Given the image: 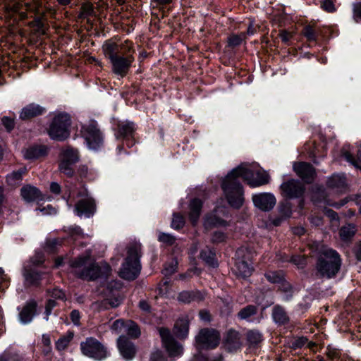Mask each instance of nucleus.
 <instances>
[{
    "mask_svg": "<svg viewBox=\"0 0 361 361\" xmlns=\"http://www.w3.org/2000/svg\"><path fill=\"white\" fill-rule=\"evenodd\" d=\"M307 343V338L305 336H300L295 338L292 343V348L293 349L301 348L306 345Z\"/></svg>",
    "mask_w": 361,
    "mask_h": 361,
    "instance_id": "54",
    "label": "nucleus"
},
{
    "mask_svg": "<svg viewBox=\"0 0 361 361\" xmlns=\"http://www.w3.org/2000/svg\"><path fill=\"white\" fill-rule=\"evenodd\" d=\"M204 296V293L199 290H184L178 294V300L180 302L190 303L192 301H202Z\"/></svg>",
    "mask_w": 361,
    "mask_h": 361,
    "instance_id": "26",
    "label": "nucleus"
},
{
    "mask_svg": "<svg viewBox=\"0 0 361 361\" xmlns=\"http://www.w3.org/2000/svg\"><path fill=\"white\" fill-rule=\"evenodd\" d=\"M257 313V307L255 305H247L240 310L238 317L242 320L250 321V317Z\"/></svg>",
    "mask_w": 361,
    "mask_h": 361,
    "instance_id": "36",
    "label": "nucleus"
},
{
    "mask_svg": "<svg viewBox=\"0 0 361 361\" xmlns=\"http://www.w3.org/2000/svg\"><path fill=\"white\" fill-rule=\"evenodd\" d=\"M272 289L281 292L284 300H289L293 295L290 284L284 279L281 273H276L272 276Z\"/></svg>",
    "mask_w": 361,
    "mask_h": 361,
    "instance_id": "13",
    "label": "nucleus"
},
{
    "mask_svg": "<svg viewBox=\"0 0 361 361\" xmlns=\"http://www.w3.org/2000/svg\"><path fill=\"white\" fill-rule=\"evenodd\" d=\"M56 305V302H55L54 300H51V299H49L47 304H46V306H45V320H48L49 319V316L51 314V310Z\"/></svg>",
    "mask_w": 361,
    "mask_h": 361,
    "instance_id": "58",
    "label": "nucleus"
},
{
    "mask_svg": "<svg viewBox=\"0 0 361 361\" xmlns=\"http://www.w3.org/2000/svg\"><path fill=\"white\" fill-rule=\"evenodd\" d=\"M45 111L44 107L38 104L32 103L22 109L20 113V118L22 120H28L43 114Z\"/></svg>",
    "mask_w": 361,
    "mask_h": 361,
    "instance_id": "20",
    "label": "nucleus"
},
{
    "mask_svg": "<svg viewBox=\"0 0 361 361\" xmlns=\"http://www.w3.org/2000/svg\"><path fill=\"white\" fill-rule=\"evenodd\" d=\"M27 172V169L23 167L17 171H14L6 176L8 185L12 188H16L20 185L23 180V176Z\"/></svg>",
    "mask_w": 361,
    "mask_h": 361,
    "instance_id": "31",
    "label": "nucleus"
},
{
    "mask_svg": "<svg viewBox=\"0 0 361 361\" xmlns=\"http://www.w3.org/2000/svg\"><path fill=\"white\" fill-rule=\"evenodd\" d=\"M81 133L90 149L97 150L102 146L103 135L96 121H92L88 124L83 125Z\"/></svg>",
    "mask_w": 361,
    "mask_h": 361,
    "instance_id": "6",
    "label": "nucleus"
},
{
    "mask_svg": "<svg viewBox=\"0 0 361 361\" xmlns=\"http://www.w3.org/2000/svg\"><path fill=\"white\" fill-rule=\"evenodd\" d=\"M281 189L288 197H298L302 195L304 187L300 182L295 180H290L281 185Z\"/></svg>",
    "mask_w": 361,
    "mask_h": 361,
    "instance_id": "17",
    "label": "nucleus"
},
{
    "mask_svg": "<svg viewBox=\"0 0 361 361\" xmlns=\"http://www.w3.org/2000/svg\"><path fill=\"white\" fill-rule=\"evenodd\" d=\"M341 264L339 255L332 249L324 247L319 252L316 269L321 276L330 279L338 273Z\"/></svg>",
    "mask_w": 361,
    "mask_h": 361,
    "instance_id": "2",
    "label": "nucleus"
},
{
    "mask_svg": "<svg viewBox=\"0 0 361 361\" xmlns=\"http://www.w3.org/2000/svg\"><path fill=\"white\" fill-rule=\"evenodd\" d=\"M78 197H81L75 206V212L78 216H85L90 218L94 215L96 212V204L94 199L88 194L82 195L78 193Z\"/></svg>",
    "mask_w": 361,
    "mask_h": 361,
    "instance_id": "11",
    "label": "nucleus"
},
{
    "mask_svg": "<svg viewBox=\"0 0 361 361\" xmlns=\"http://www.w3.org/2000/svg\"><path fill=\"white\" fill-rule=\"evenodd\" d=\"M134 61L135 58L131 51H127L126 54H123L110 61L111 71L117 76L123 78L128 74Z\"/></svg>",
    "mask_w": 361,
    "mask_h": 361,
    "instance_id": "9",
    "label": "nucleus"
},
{
    "mask_svg": "<svg viewBox=\"0 0 361 361\" xmlns=\"http://www.w3.org/2000/svg\"><path fill=\"white\" fill-rule=\"evenodd\" d=\"M23 276L25 283L30 286H37L42 279V274L30 265H25L24 267Z\"/></svg>",
    "mask_w": 361,
    "mask_h": 361,
    "instance_id": "21",
    "label": "nucleus"
},
{
    "mask_svg": "<svg viewBox=\"0 0 361 361\" xmlns=\"http://www.w3.org/2000/svg\"><path fill=\"white\" fill-rule=\"evenodd\" d=\"M71 123V117L68 114L63 112L57 114L49 126V135L53 140L59 141L66 140L70 135L68 128Z\"/></svg>",
    "mask_w": 361,
    "mask_h": 361,
    "instance_id": "5",
    "label": "nucleus"
},
{
    "mask_svg": "<svg viewBox=\"0 0 361 361\" xmlns=\"http://www.w3.org/2000/svg\"><path fill=\"white\" fill-rule=\"evenodd\" d=\"M39 16L35 17L34 20L29 23L30 26L35 27L37 30H42L44 27L43 19L44 17V13L38 14Z\"/></svg>",
    "mask_w": 361,
    "mask_h": 361,
    "instance_id": "49",
    "label": "nucleus"
},
{
    "mask_svg": "<svg viewBox=\"0 0 361 361\" xmlns=\"http://www.w3.org/2000/svg\"><path fill=\"white\" fill-rule=\"evenodd\" d=\"M185 224L184 217L179 214H173L171 221V227L174 229H180Z\"/></svg>",
    "mask_w": 361,
    "mask_h": 361,
    "instance_id": "47",
    "label": "nucleus"
},
{
    "mask_svg": "<svg viewBox=\"0 0 361 361\" xmlns=\"http://www.w3.org/2000/svg\"><path fill=\"white\" fill-rule=\"evenodd\" d=\"M202 207V202L197 198L192 200L190 202L189 218L193 225H195L199 219Z\"/></svg>",
    "mask_w": 361,
    "mask_h": 361,
    "instance_id": "30",
    "label": "nucleus"
},
{
    "mask_svg": "<svg viewBox=\"0 0 361 361\" xmlns=\"http://www.w3.org/2000/svg\"><path fill=\"white\" fill-rule=\"evenodd\" d=\"M177 267L178 261L176 259H172L170 262L165 264L162 273L166 276H171L176 271Z\"/></svg>",
    "mask_w": 361,
    "mask_h": 361,
    "instance_id": "40",
    "label": "nucleus"
},
{
    "mask_svg": "<svg viewBox=\"0 0 361 361\" xmlns=\"http://www.w3.org/2000/svg\"><path fill=\"white\" fill-rule=\"evenodd\" d=\"M48 153V148L44 145H33L23 151L26 159H36L44 157Z\"/></svg>",
    "mask_w": 361,
    "mask_h": 361,
    "instance_id": "24",
    "label": "nucleus"
},
{
    "mask_svg": "<svg viewBox=\"0 0 361 361\" xmlns=\"http://www.w3.org/2000/svg\"><path fill=\"white\" fill-rule=\"evenodd\" d=\"M158 240L171 245L175 243L176 238L169 233L159 232L158 235Z\"/></svg>",
    "mask_w": 361,
    "mask_h": 361,
    "instance_id": "50",
    "label": "nucleus"
},
{
    "mask_svg": "<svg viewBox=\"0 0 361 361\" xmlns=\"http://www.w3.org/2000/svg\"><path fill=\"white\" fill-rule=\"evenodd\" d=\"M226 221L218 217L215 214L207 215L204 222V226L207 229H209L213 227L226 226Z\"/></svg>",
    "mask_w": 361,
    "mask_h": 361,
    "instance_id": "32",
    "label": "nucleus"
},
{
    "mask_svg": "<svg viewBox=\"0 0 361 361\" xmlns=\"http://www.w3.org/2000/svg\"><path fill=\"white\" fill-rule=\"evenodd\" d=\"M240 178L252 188L259 187L269 182L268 174L256 165L243 164L233 169L224 179L221 188L229 204L236 209L240 208L244 202Z\"/></svg>",
    "mask_w": 361,
    "mask_h": 361,
    "instance_id": "1",
    "label": "nucleus"
},
{
    "mask_svg": "<svg viewBox=\"0 0 361 361\" xmlns=\"http://www.w3.org/2000/svg\"><path fill=\"white\" fill-rule=\"evenodd\" d=\"M322 7L328 12H333L335 10L334 5L331 0H324L322 4Z\"/></svg>",
    "mask_w": 361,
    "mask_h": 361,
    "instance_id": "62",
    "label": "nucleus"
},
{
    "mask_svg": "<svg viewBox=\"0 0 361 361\" xmlns=\"http://www.w3.org/2000/svg\"><path fill=\"white\" fill-rule=\"evenodd\" d=\"M247 340L250 345H257L262 341V334L257 331H249L247 333Z\"/></svg>",
    "mask_w": 361,
    "mask_h": 361,
    "instance_id": "44",
    "label": "nucleus"
},
{
    "mask_svg": "<svg viewBox=\"0 0 361 361\" xmlns=\"http://www.w3.org/2000/svg\"><path fill=\"white\" fill-rule=\"evenodd\" d=\"M94 13L93 5L90 3H85L82 5L81 11L79 13L78 17L80 18H85L88 16H93Z\"/></svg>",
    "mask_w": 361,
    "mask_h": 361,
    "instance_id": "42",
    "label": "nucleus"
},
{
    "mask_svg": "<svg viewBox=\"0 0 361 361\" xmlns=\"http://www.w3.org/2000/svg\"><path fill=\"white\" fill-rule=\"evenodd\" d=\"M78 151L77 149L67 147L63 150L61 158L62 161L75 164L78 161Z\"/></svg>",
    "mask_w": 361,
    "mask_h": 361,
    "instance_id": "35",
    "label": "nucleus"
},
{
    "mask_svg": "<svg viewBox=\"0 0 361 361\" xmlns=\"http://www.w3.org/2000/svg\"><path fill=\"white\" fill-rule=\"evenodd\" d=\"M274 322L279 324H284L289 321V317L285 310L280 306H275L272 312Z\"/></svg>",
    "mask_w": 361,
    "mask_h": 361,
    "instance_id": "33",
    "label": "nucleus"
},
{
    "mask_svg": "<svg viewBox=\"0 0 361 361\" xmlns=\"http://www.w3.org/2000/svg\"><path fill=\"white\" fill-rule=\"evenodd\" d=\"M50 295L52 298L55 299L64 300L65 299V293L63 291L59 288H54L51 292Z\"/></svg>",
    "mask_w": 361,
    "mask_h": 361,
    "instance_id": "61",
    "label": "nucleus"
},
{
    "mask_svg": "<svg viewBox=\"0 0 361 361\" xmlns=\"http://www.w3.org/2000/svg\"><path fill=\"white\" fill-rule=\"evenodd\" d=\"M246 38V33L242 32L240 35H232L228 38V45L230 47H237L240 45Z\"/></svg>",
    "mask_w": 361,
    "mask_h": 361,
    "instance_id": "41",
    "label": "nucleus"
},
{
    "mask_svg": "<svg viewBox=\"0 0 361 361\" xmlns=\"http://www.w3.org/2000/svg\"><path fill=\"white\" fill-rule=\"evenodd\" d=\"M329 188L335 190L337 192L343 193L347 190L346 178L343 174H333L326 181Z\"/></svg>",
    "mask_w": 361,
    "mask_h": 361,
    "instance_id": "18",
    "label": "nucleus"
},
{
    "mask_svg": "<svg viewBox=\"0 0 361 361\" xmlns=\"http://www.w3.org/2000/svg\"><path fill=\"white\" fill-rule=\"evenodd\" d=\"M174 334L180 339L188 337L189 332V319L188 317H180L174 324Z\"/></svg>",
    "mask_w": 361,
    "mask_h": 361,
    "instance_id": "25",
    "label": "nucleus"
},
{
    "mask_svg": "<svg viewBox=\"0 0 361 361\" xmlns=\"http://www.w3.org/2000/svg\"><path fill=\"white\" fill-rule=\"evenodd\" d=\"M71 267L75 275L88 281L97 279L101 274V268L91 262L89 255L80 257L71 262Z\"/></svg>",
    "mask_w": 361,
    "mask_h": 361,
    "instance_id": "4",
    "label": "nucleus"
},
{
    "mask_svg": "<svg viewBox=\"0 0 361 361\" xmlns=\"http://www.w3.org/2000/svg\"><path fill=\"white\" fill-rule=\"evenodd\" d=\"M302 34L310 41L316 39L315 32L312 26L307 25L303 28Z\"/></svg>",
    "mask_w": 361,
    "mask_h": 361,
    "instance_id": "52",
    "label": "nucleus"
},
{
    "mask_svg": "<svg viewBox=\"0 0 361 361\" xmlns=\"http://www.w3.org/2000/svg\"><path fill=\"white\" fill-rule=\"evenodd\" d=\"M70 317H71V319L74 325L78 326L80 325V314L78 310H73V311H71V312L70 314Z\"/></svg>",
    "mask_w": 361,
    "mask_h": 361,
    "instance_id": "60",
    "label": "nucleus"
},
{
    "mask_svg": "<svg viewBox=\"0 0 361 361\" xmlns=\"http://www.w3.org/2000/svg\"><path fill=\"white\" fill-rule=\"evenodd\" d=\"M126 334L131 338H136L140 334V331L136 324H135L132 321H129L127 322V326L126 329Z\"/></svg>",
    "mask_w": 361,
    "mask_h": 361,
    "instance_id": "39",
    "label": "nucleus"
},
{
    "mask_svg": "<svg viewBox=\"0 0 361 361\" xmlns=\"http://www.w3.org/2000/svg\"><path fill=\"white\" fill-rule=\"evenodd\" d=\"M26 11L29 12H32L35 14H40L42 13L39 11V8L41 6V2L39 0H32L30 3H26L25 4Z\"/></svg>",
    "mask_w": 361,
    "mask_h": 361,
    "instance_id": "48",
    "label": "nucleus"
},
{
    "mask_svg": "<svg viewBox=\"0 0 361 361\" xmlns=\"http://www.w3.org/2000/svg\"><path fill=\"white\" fill-rule=\"evenodd\" d=\"M73 164H74L61 160L59 164V169L61 173H64L68 177H71L74 174V170L72 167Z\"/></svg>",
    "mask_w": 361,
    "mask_h": 361,
    "instance_id": "43",
    "label": "nucleus"
},
{
    "mask_svg": "<svg viewBox=\"0 0 361 361\" xmlns=\"http://www.w3.org/2000/svg\"><path fill=\"white\" fill-rule=\"evenodd\" d=\"M200 257L207 264L214 267L217 266V262L215 259V253L209 247H206L200 252Z\"/></svg>",
    "mask_w": 361,
    "mask_h": 361,
    "instance_id": "34",
    "label": "nucleus"
},
{
    "mask_svg": "<svg viewBox=\"0 0 361 361\" xmlns=\"http://www.w3.org/2000/svg\"><path fill=\"white\" fill-rule=\"evenodd\" d=\"M343 157L350 163L355 166L356 167L360 168L361 164V152L357 154V159L355 160L353 156L348 152H343Z\"/></svg>",
    "mask_w": 361,
    "mask_h": 361,
    "instance_id": "51",
    "label": "nucleus"
},
{
    "mask_svg": "<svg viewBox=\"0 0 361 361\" xmlns=\"http://www.w3.org/2000/svg\"><path fill=\"white\" fill-rule=\"evenodd\" d=\"M149 361H163L162 354L160 351H156L151 355Z\"/></svg>",
    "mask_w": 361,
    "mask_h": 361,
    "instance_id": "63",
    "label": "nucleus"
},
{
    "mask_svg": "<svg viewBox=\"0 0 361 361\" xmlns=\"http://www.w3.org/2000/svg\"><path fill=\"white\" fill-rule=\"evenodd\" d=\"M20 194L23 200L27 202L43 200L40 191L37 188L30 185L23 186L20 190Z\"/></svg>",
    "mask_w": 361,
    "mask_h": 361,
    "instance_id": "22",
    "label": "nucleus"
},
{
    "mask_svg": "<svg viewBox=\"0 0 361 361\" xmlns=\"http://www.w3.org/2000/svg\"><path fill=\"white\" fill-rule=\"evenodd\" d=\"M123 298L120 295H117L113 298H108L100 302H95L92 303V307L98 311L107 310L109 307L116 308L121 304Z\"/></svg>",
    "mask_w": 361,
    "mask_h": 361,
    "instance_id": "27",
    "label": "nucleus"
},
{
    "mask_svg": "<svg viewBox=\"0 0 361 361\" xmlns=\"http://www.w3.org/2000/svg\"><path fill=\"white\" fill-rule=\"evenodd\" d=\"M82 353L91 358L101 360L107 356V352L104 345L96 338H87L80 343Z\"/></svg>",
    "mask_w": 361,
    "mask_h": 361,
    "instance_id": "8",
    "label": "nucleus"
},
{
    "mask_svg": "<svg viewBox=\"0 0 361 361\" xmlns=\"http://www.w3.org/2000/svg\"><path fill=\"white\" fill-rule=\"evenodd\" d=\"M353 18L356 22L361 20V2L354 4L353 8Z\"/></svg>",
    "mask_w": 361,
    "mask_h": 361,
    "instance_id": "57",
    "label": "nucleus"
},
{
    "mask_svg": "<svg viewBox=\"0 0 361 361\" xmlns=\"http://www.w3.org/2000/svg\"><path fill=\"white\" fill-rule=\"evenodd\" d=\"M291 262L295 264L298 268H303L306 264V258L303 256H293L291 258Z\"/></svg>",
    "mask_w": 361,
    "mask_h": 361,
    "instance_id": "59",
    "label": "nucleus"
},
{
    "mask_svg": "<svg viewBox=\"0 0 361 361\" xmlns=\"http://www.w3.org/2000/svg\"><path fill=\"white\" fill-rule=\"evenodd\" d=\"M36 303L35 302H27L19 314L20 322L24 324L30 323L35 314Z\"/></svg>",
    "mask_w": 361,
    "mask_h": 361,
    "instance_id": "29",
    "label": "nucleus"
},
{
    "mask_svg": "<svg viewBox=\"0 0 361 361\" xmlns=\"http://www.w3.org/2000/svg\"><path fill=\"white\" fill-rule=\"evenodd\" d=\"M1 123L6 128V130L10 132L11 131L15 126L14 120L8 116H4L1 118Z\"/></svg>",
    "mask_w": 361,
    "mask_h": 361,
    "instance_id": "56",
    "label": "nucleus"
},
{
    "mask_svg": "<svg viewBox=\"0 0 361 361\" xmlns=\"http://www.w3.org/2000/svg\"><path fill=\"white\" fill-rule=\"evenodd\" d=\"M242 339L239 332L235 330H229L225 338V345L230 350H235L240 348Z\"/></svg>",
    "mask_w": 361,
    "mask_h": 361,
    "instance_id": "23",
    "label": "nucleus"
},
{
    "mask_svg": "<svg viewBox=\"0 0 361 361\" xmlns=\"http://www.w3.org/2000/svg\"><path fill=\"white\" fill-rule=\"evenodd\" d=\"M246 250L243 247L236 251V259L235 264V272L242 277H247L251 275L252 268L250 263L244 258V253Z\"/></svg>",
    "mask_w": 361,
    "mask_h": 361,
    "instance_id": "14",
    "label": "nucleus"
},
{
    "mask_svg": "<svg viewBox=\"0 0 361 361\" xmlns=\"http://www.w3.org/2000/svg\"><path fill=\"white\" fill-rule=\"evenodd\" d=\"M326 357L331 360H339L341 357V352L339 349L331 346L328 345L326 350Z\"/></svg>",
    "mask_w": 361,
    "mask_h": 361,
    "instance_id": "45",
    "label": "nucleus"
},
{
    "mask_svg": "<svg viewBox=\"0 0 361 361\" xmlns=\"http://www.w3.org/2000/svg\"><path fill=\"white\" fill-rule=\"evenodd\" d=\"M117 345L121 355L125 360H130L135 357L136 348L126 336H121L118 338Z\"/></svg>",
    "mask_w": 361,
    "mask_h": 361,
    "instance_id": "16",
    "label": "nucleus"
},
{
    "mask_svg": "<svg viewBox=\"0 0 361 361\" xmlns=\"http://www.w3.org/2000/svg\"><path fill=\"white\" fill-rule=\"evenodd\" d=\"M163 345L170 357H176L182 355L183 346L179 344L171 334L169 329L164 327L159 329Z\"/></svg>",
    "mask_w": 361,
    "mask_h": 361,
    "instance_id": "10",
    "label": "nucleus"
},
{
    "mask_svg": "<svg viewBox=\"0 0 361 361\" xmlns=\"http://www.w3.org/2000/svg\"><path fill=\"white\" fill-rule=\"evenodd\" d=\"M139 307L145 312H149L150 311V305L145 300H140L139 302Z\"/></svg>",
    "mask_w": 361,
    "mask_h": 361,
    "instance_id": "64",
    "label": "nucleus"
},
{
    "mask_svg": "<svg viewBox=\"0 0 361 361\" xmlns=\"http://www.w3.org/2000/svg\"><path fill=\"white\" fill-rule=\"evenodd\" d=\"M252 201L255 206L262 211H269L271 207V195L269 193L254 195Z\"/></svg>",
    "mask_w": 361,
    "mask_h": 361,
    "instance_id": "28",
    "label": "nucleus"
},
{
    "mask_svg": "<svg viewBox=\"0 0 361 361\" xmlns=\"http://www.w3.org/2000/svg\"><path fill=\"white\" fill-rule=\"evenodd\" d=\"M227 238L226 235L221 231H216L213 233L212 237V241L214 243H223Z\"/></svg>",
    "mask_w": 361,
    "mask_h": 361,
    "instance_id": "55",
    "label": "nucleus"
},
{
    "mask_svg": "<svg viewBox=\"0 0 361 361\" xmlns=\"http://www.w3.org/2000/svg\"><path fill=\"white\" fill-rule=\"evenodd\" d=\"M135 130V125L133 122L124 121H119L115 133L116 139L128 138L132 137Z\"/></svg>",
    "mask_w": 361,
    "mask_h": 361,
    "instance_id": "19",
    "label": "nucleus"
},
{
    "mask_svg": "<svg viewBox=\"0 0 361 361\" xmlns=\"http://www.w3.org/2000/svg\"><path fill=\"white\" fill-rule=\"evenodd\" d=\"M23 357L18 353H11L5 351L0 356V361H23Z\"/></svg>",
    "mask_w": 361,
    "mask_h": 361,
    "instance_id": "46",
    "label": "nucleus"
},
{
    "mask_svg": "<svg viewBox=\"0 0 361 361\" xmlns=\"http://www.w3.org/2000/svg\"><path fill=\"white\" fill-rule=\"evenodd\" d=\"M73 336V332H68L66 335L61 336L56 342V348L60 351L65 350L68 346Z\"/></svg>",
    "mask_w": 361,
    "mask_h": 361,
    "instance_id": "37",
    "label": "nucleus"
},
{
    "mask_svg": "<svg viewBox=\"0 0 361 361\" xmlns=\"http://www.w3.org/2000/svg\"><path fill=\"white\" fill-rule=\"evenodd\" d=\"M355 233V228L352 224L343 226L339 231L340 237L343 240H350Z\"/></svg>",
    "mask_w": 361,
    "mask_h": 361,
    "instance_id": "38",
    "label": "nucleus"
},
{
    "mask_svg": "<svg viewBox=\"0 0 361 361\" xmlns=\"http://www.w3.org/2000/svg\"><path fill=\"white\" fill-rule=\"evenodd\" d=\"M293 169L297 175L307 183H312L316 175L315 169L308 163H295L293 165Z\"/></svg>",
    "mask_w": 361,
    "mask_h": 361,
    "instance_id": "15",
    "label": "nucleus"
},
{
    "mask_svg": "<svg viewBox=\"0 0 361 361\" xmlns=\"http://www.w3.org/2000/svg\"><path fill=\"white\" fill-rule=\"evenodd\" d=\"M141 245L134 243L128 248V256L120 270L119 275L126 280H133L139 274L141 269L140 258L141 256Z\"/></svg>",
    "mask_w": 361,
    "mask_h": 361,
    "instance_id": "3",
    "label": "nucleus"
},
{
    "mask_svg": "<svg viewBox=\"0 0 361 361\" xmlns=\"http://www.w3.org/2000/svg\"><path fill=\"white\" fill-rule=\"evenodd\" d=\"M219 341L220 334L214 329H202L195 336V345L198 349L215 348L219 344Z\"/></svg>",
    "mask_w": 361,
    "mask_h": 361,
    "instance_id": "7",
    "label": "nucleus"
},
{
    "mask_svg": "<svg viewBox=\"0 0 361 361\" xmlns=\"http://www.w3.org/2000/svg\"><path fill=\"white\" fill-rule=\"evenodd\" d=\"M126 326L127 323L126 324L123 319H117L113 323L111 329L117 333H121L122 331L125 332Z\"/></svg>",
    "mask_w": 361,
    "mask_h": 361,
    "instance_id": "53",
    "label": "nucleus"
},
{
    "mask_svg": "<svg viewBox=\"0 0 361 361\" xmlns=\"http://www.w3.org/2000/svg\"><path fill=\"white\" fill-rule=\"evenodd\" d=\"M102 50L105 56L109 59V61H111L123 54H126L127 51H131L132 47L131 44L127 42L124 44H119L109 39L104 43Z\"/></svg>",
    "mask_w": 361,
    "mask_h": 361,
    "instance_id": "12",
    "label": "nucleus"
}]
</instances>
